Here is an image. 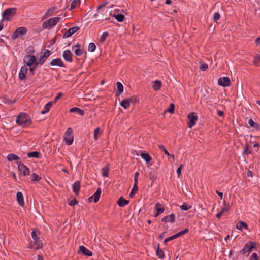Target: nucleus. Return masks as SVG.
<instances>
[{"instance_id": "nucleus-1", "label": "nucleus", "mask_w": 260, "mask_h": 260, "mask_svg": "<svg viewBox=\"0 0 260 260\" xmlns=\"http://www.w3.org/2000/svg\"><path fill=\"white\" fill-rule=\"evenodd\" d=\"M17 123L23 127L30 125L32 121L30 116L25 113H20L16 119Z\"/></svg>"}, {"instance_id": "nucleus-2", "label": "nucleus", "mask_w": 260, "mask_h": 260, "mask_svg": "<svg viewBox=\"0 0 260 260\" xmlns=\"http://www.w3.org/2000/svg\"><path fill=\"white\" fill-rule=\"evenodd\" d=\"M17 12V8H9L4 10L3 13V20L10 21Z\"/></svg>"}, {"instance_id": "nucleus-3", "label": "nucleus", "mask_w": 260, "mask_h": 260, "mask_svg": "<svg viewBox=\"0 0 260 260\" xmlns=\"http://www.w3.org/2000/svg\"><path fill=\"white\" fill-rule=\"evenodd\" d=\"M60 17L51 18L43 23V29H50L52 26H55L60 20Z\"/></svg>"}, {"instance_id": "nucleus-4", "label": "nucleus", "mask_w": 260, "mask_h": 260, "mask_svg": "<svg viewBox=\"0 0 260 260\" xmlns=\"http://www.w3.org/2000/svg\"><path fill=\"white\" fill-rule=\"evenodd\" d=\"M36 61V57L34 55H26L24 56L23 62L25 63L24 66H29L31 67L34 64L35 65Z\"/></svg>"}, {"instance_id": "nucleus-5", "label": "nucleus", "mask_w": 260, "mask_h": 260, "mask_svg": "<svg viewBox=\"0 0 260 260\" xmlns=\"http://www.w3.org/2000/svg\"><path fill=\"white\" fill-rule=\"evenodd\" d=\"M255 243L250 241L249 243H246L243 248L240 251V253L242 255H244L246 253H250L252 249L255 247Z\"/></svg>"}, {"instance_id": "nucleus-6", "label": "nucleus", "mask_w": 260, "mask_h": 260, "mask_svg": "<svg viewBox=\"0 0 260 260\" xmlns=\"http://www.w3.org/2000/svg\"><path fill=\"white\" fill-rule=\"evenodd\" d=\"M187 118L189 121L187 123V126L189 128H191L196 124V122L198 120V116L195 113H190L188 115Z\"/></svg>"}, {"instance_id": "nucleus-7", "label": "nucleus", "mask_w": 260, "mask_h": 260, "mask_svg": "<svg viewBox=\"0 0 260 260\" xmlns=\"http://www.w3.org/2000/svg\"><path fill=\"white\" fill-rule=\"evenodd\" d=\"M27 32V29L24 27H20L17 28L12 35V38L15 39L18 38L23 35L26 34Z\"/></svg>"}, {"instance_id": "nucleus-8", "label": "nucleus", "mask_w": 260, "mask_h": 260, "mask_svg": "<svg viewBox=\"0 0 260 260\" xmlns=\"http://www.w3.org/2000/svg\"><path fill=\"white\" fill-rule=\"evenodd\" d=\"M18 168L21 174L23 176L29 175V169L21 162H17Z\"/></svg>"}, {"instance_id": "nucleus-9", "label": "nucleus", "mask_w": 260, "mask_h": 260, "mask_svg": "<svg viewBox=\"0 0 260 260\" xmlns=\"http://www.w3.org/2000/svg\"><path fill=\"white\" fill-rule=\"evenodd\" d=\"M218 83L223 87L229 86L231 84V80L229 77H223L218 79Z\"/></svg>"}, {"instance_id": "nucleus-10", "label": "nucleus", "mask_w": 260, "mask_h": 260, "mask_svg": "<svg viewBox=\"0 0 260 260\" xmlns=\"http://www.w3.org/2000/svg\"><path fill=\"white\" fill-rule=\"evenodd\" d=\"M28 72V68L26 66H23L21 67L20 71L19 74V78L20 80H23L26 78V74Z\"/></svg>"}, {"instance_id": "nucleus-11", "label": "nucleus", "mask_w": 260, "mask_h": 260, "mask_svg": "<svg viewBox=\"0 0 260 260\" xmlns=\"http://www.w3.org/2000/svg\"><path fill=\"white\" fill-rule=\"evenodd\" d=\"M79 29L78 26H74L69 28L63 35V38H67L70 37L73 34L77 31Z\"/></svg>"}, {"instance_id": "nucleus-12", "label": "nucleus", "mask_w": 260, "mask_h": 260, "mask_svg": "<svg viewBox=\"0 0 260 260\" xmlns=\"http://www.w3.org/2000/svg\"><path fill=\"white\" fill-rule=\"evenodd\" d=\"M62 56L66 61L70 62H71L73 61V54L70 50H65L63 53Z\"/></svg>"}, {"instance_id": "nucleus-13", "label": "nucleus", "mask_w": 260, "mask_h": 260, "mask_svg": "<svg viewBox=\"0 0 260 260\" xmlns=\"http://www.w3.org/2000/svg\"><path fill=\"white\" fill-rule=\"evenodd\" d=\"M175 220V216L173 213L171 214L170 215L166 216L161 219V221L164 222H170L174 223Z\"/></svg>"}, {"instance_id": "nucleus-14", "label": "nucleus", "mask_w": 260, "mask_h": 260, "mask_svg": "<svg viewBox=\"0 0 260 260\" xmlns=\"http://www.w3.org/2000/svg\"><path fill=\"white\" fill-rule=\"evenodd\" d=\"M79 252H82L83 254L86 256H91L92 255V252L84 246H79Z\"/></svg>"}, {"instance_id": "nucleus-15", "label": "nucleus", "mask_w": 260, "mask_h": 260, "mask_svg": "<svg viewBox=\"0 0 260 260\" xmlns=\"http://www.w3.org/2000/svg\"><path fill=\"white\" fill-rule=\"evenodd\" d=\"M155 209L157 211L154 215L155 217H156L158 215L162 213L165 210V209L162 207L161 204L158 202L156 203L155 204Z\"/></svg>"}, {"instance_id": "nucleus-16", "label": "nucleus", "mask_w": 260, "mask_h": 260, "mask_svg": "<svg viewBox=\"0 0 260 260\" xmlns=\"http://www.w3.org/2000/svg\"><path fill=\"white\" fill-rule=\"evenodd\" d=\"M80 190V182L77 181L73 185V190L76 196H78Z\"/></svg>"}, {"instance_id": "nucleus-17", "label": "nucleus", "mask_w": 260, "mask_h": 260, "mask_svg": "<svg viewBox=\"0 0 260 260\" xmlns=\"http://www.w3.org/2000/svg\"><path fill=\"white\" fill-rule=\"evenodd\" d=\"M17 201L19 205L21 206L24 205V201L23 198V194L21 192H18L16 195Z\"/></svg>"}, {"instance_id": "nucleus-18", "label": "nucleus", "mask_w": 260, "mask_h": 260, "mask_svg": "<svg viewBox=\"0 0 260 260\" xmlns=\"http://www.w3.org/2000/svg\"><path fill=\"white\" fill-rule=\"evenodd\" d=\"M51 66H58L59 67H64V64L62 62L60 58H56L53 59L50 63Z\"/></svg>"}, {"instance_id": "nucleus-19", "label": "nucleus", "mask_w": 260, "mask_h": 260, "mask_svg": "<svg viewBox=\"0 0 260 260\" xmlns=\"http://www.w3.org/2000/svg\"><path fill=\"white\" fill-rule=\"evenodd\" d=\"M129 203V201L125 199L123 197L119 198L117 201V204L119 207H123Z\"/></svg>"}, {"instance_id": "nucleus-20", "label": "nucleus", "mask_w": 260, "mask_h": 260, "mask_svg": "<svg viewBox=\"0 0 260 260\" xmlns=\"http://www.w3.org/2000/svg\"><path fill=\"white\" fill-rule=\"evenodd\" d=\"M70 113L76 112L79 115L83 116L84 114V111L83 110L81 109L78 107H73L69 110Z\"/></svg>"}, {"instance_id": "nucleus-21", "label": "nucleus", "mask_w": 260, "mask_h": 260, "mask_svg": "<svg viewBox=\"0 0 260 260\" xmlns=\"http://www.w3.org/2000/svg\"><path fill=\"white\" fill-rule=\"evenodd\" d=\"M116 86L117 91L116 92V96H118L123 91V86L120 82H117L116 83Z\"/></svg>"}, {"instance_id": "nucleus-22", "label": "nucleus", "mask_w": 260, "mask_h": 260, "mask_svg": "<svg viewBox=\"0 0 260 260\" xmlns=\"http://www.w3.org/2000/svg\"><path fill=\"white\" fill-rule=\"evenodd\" d=\"M101 194V188H98L92 196L93 198V201L94 203H96L99 200L100 195Z\"/></svg>"}, {"instance_id": "nucleus-23", "label": "nucleus", "mask_w": 260, "mask_h": 260, "mask_svg": "<svg viewBox=\"0 0 260 260\" xmlns=\"http://www.w3.org/2000/svg\"><path fill=\"white\" fill-rule=\"evenodd\" d=\"M52 104H53V102L52 101L49 102L48 103H47L45 105V106H44V109L41 111V114H44L47 113L50 110V109L51 107L52 106Z\"/></svg>"}, {"instance_id": "nucleus-24", "label": "nucleus", "mask_w": 260, "mask_h": 260, "mask_svg": "<svg viewBox=\"0 0 260 260\" xmlns=\"http://www.w3.org/2000/svg\"><path fill=\"white\" fill-rule=\"evenodd\" d=\"M249 125L256 130H260V125L257 123L254 122L252 119H250L248 121Z\"/></svg>"}, {"instance_id": "nucleus-25", "label": "nucleus", "mask_w": 260, "mask_h": 260, "mask_svg": "<svg viewBox=\"0 0 260 260\" xmlns=\"http://www.w3.org/2000/svg\"><path fill=\"white\" fill-rule=\"evenodd\" d=\"M130 102L128 99H125L120 102V105L125 109H127L130 106Z\"/></svg>"}, {"instance_id": "nucleus-26", "label": "nucleus", "mask_w": 260, "mask_h": 260, "mask_svg": "<svg viewBox=\"0 0 260 260\" xmlns=\"http://www.w3.org/2000/svg\"><path fill=\"white\" fill-rule=\"evenodd\" d=\"M109 164H107V165L103 167L102 168V175L104 177H108V173H109Z\"/></svg>"}, {"instance_id": "nucleus-27", "label": "nucleus", "mask_w": 260, "mask_h": 260, "mask_svg": "<svg viewBox=\"0 0 260 260\" xmlns=\"http://www.w3.org/2000/svg\"><path fill=\"white\" fill-rule=\"evenodd\" d=\"M238 224L239 225L237 224L236 228L238 230H242V228L245 229H248V225L247 223L244 221H239L238 222Z\"/></svg>"}, {"instance_id": "nucleus-28", "label": "nucleus", "mask_w": 260, "mask_h": 260, "mask_svg": "<svg viewBox=\"0 0 260 260\" xmlns=\"http://www.w3.org/2000/svg\"><path fill=\"white\" fill-rule=\"evenodd\" d=\"M141 156L143 159H144L145 160V161L146 162H150L152 159L151 157L150 156V155L148 153H142V152L141 154Z\"/></svg>"}, {"instance_id": "nucleus-29", "label": "nucleus", "mask_w": 260, "mask_h": 260, "mask_svg": "<svg viewBox=\"0 0 260 260\" xmlns=\"http://www.w3.org/2000/svg\"><path fill=\"white\" fill-rule=\"evenodd\" d=\"M7 158L9 161H12L13 160H19L20 159V157L14 154L10 153L9 155H8V156H7Z\"/></svg>"}, {"instance_id": "nucleus-30", "label": "nucleus", "mask_w": 260, "mask_h": 260, "mask_svg": "<svg viewBox=\"0 0 260 260\" xmlns=\"http://www.w3.org/2000/svg\"><path fill=\"white\" fill-rule=\"evenodd\" d=\"M161 87V82L159 80H155L153 85V88L154 90L157 91L160 89Z\"/></svg>"}, {"instance_id": "nucleus-31", "label": "nucleus", "mask_w": 260, "mask_h": 260, "mask_svg": "<svg viewBox=\"0 0 260 260\" xmlns=\"http://www.w3.org/2000/svg\"><path fill=\"white\" fill-rule=\"evenodd\" d=\"M156 255L159 258H163L164 257V251L159 248V244L157 246Z\"/></svg>"}, {"instance_id": "nucleus-32", "label": "nucleus", "mask_w": 260, "mask_h": 260, "mask_svg": "<svg viewBox=\"0 0 260 260\" xmlns=\"http://www.w3.org/2000/svg\"><path fill=\"white\" fill-rule=\"evenodd\" d=\"M74 137L71 136H64V141L67 145H71L73 142Z\"/></svg>"}, {"instance_id": "nucleus-33", "label": "nucleus", "mask_w": 260, "mask_h": 260, "mask_svg": "<svg viewBox=\"0 0 260 260\" xmlns=\"http://www.w3.org/2000/svg\"><path fill=\"white\" fill-rule=\"evenodd\" d=\"M113 16L118 21V22H122L125 18V16L123 14H113Z\"/></svg>"}, {"instance_id": "nucleus-34", "label": "nucleus", "mask_w": 260, "mask_h": 260, "mask_svg": "<svg viewBox=\"0 0 260 260\" xmlns=\"http://www.w3.org/2000/svg\"><path fill=\"white\" fill-rule=\"evenodd\" d=\"M34 245L36 246L35 249H39L42 247L43 244L39 239H37V240H34Z\"/></svg>"}, {"instance_id": "nucleus-35", "label": "nucleus", "mask_w": 260, "mask_h": 260, "mask_svg": "<svg viewBox=\"0 0 260 260\" xmlns=\"http://www.w3.org/2000/svg\"><path fill=\"white\" fill-rule=\"evenodd\" d=\"M148 177L153 182L156 179L155 172L153 171L150 172L148 173Z\"/></svg>"}, {"instance_id": "nucleus-36", "label": "nucleus", "mask_w": 260, "mask_h": 260, "mask_svg": "<svg viewBox=\"0 0 260 260\" xmlns=\"http://www.w3.org/2000/svg\"><path fill=\"white\" fill-rule=\"evenodd\" d=\"M40 152L38 151H33L31 152H29L27 154L29 157H35V158H39L40 156Z\"/></svg>"}, {"instance_id": "nucleus-37", "label": "nucleus", "mask_w": 260, "mask_h": 260, "mask_svg": "<svg viewBox=\"0 0 260 260\" xmlns=\"http://www.w3.org/2000/svg\"><path fill=\"white\" fill-rule=\"evenodd\" d=\"M31 180L32 181H39L41 179V177L36 173H33L30 176Z\"/></svg>"}, {"instance_id": "nucleus-38", "label": "nucleus", "mask_w": 260, "mask_h": 260, "mask_svg": "<svg viewBox=\"0 0 260 260\" xmlns=\"http://www.w3.org/2000/svg\"><path fill=\"white\" fill-rule=\"evenodd\" d=\"M56 8L53 7L49 8L45 13L46 16H51L54 12Z\"/></svg>"}, {"instance_id": "nucleus-39", "label": "nucleus", "mask_w": 260, "mask_h": 260, "mask_svg": "<svg viewBox=\"0 0 260 260\" xmlns=\"http://www.w3.org/2000/svg\"><path fill=\"white\" fill-rule=\"evenodd\" d=\"M25 51L27 55H30L35 52V49L33 46H30L26 49Z\"/></svg>"}, {"instance_id": "nucleus-40", "label": "nucleus", "mask_w": 260, "mask_h": 260, "mask_svg": "<svg viewBox=\"0 0 260 260\" xmlns=\"http://www.w3.org/2000/svg\"><path fill=\"white\" fill-rule=\"evenodd\" d=\"M180 208L182 210H187L191 208V206L184 203L182 205L180 206Z\"/></svg>"}, {"instance_id": "nucleus-41", "label": "nucleus", "mask_w": 260, "mask_h": 260, "mask_svg": "<svg viewBox=\"0 0 260 260\" xmlns=\"http://www.w3.org/2000/svg\"><path fill=\"white\" fill-rule=\"evenodd\" d=\"M96 49V45L93 43H90L88 46V51L90 52H93Z\"/></svg>"}, {"instance_id": "nucleus-42", "label": "nucleus", "mask_w": 260, "mask_h": 260, "mask_svg": "<svg viewBox=\"0 0 260 260\" xmlns=\"http://www.w3.org/2000/svg\"><path fill=\"white\" fill-rule=\"evenodd\" d=\"M251 150L250 149V147L248 144H246L245 145V148L244 150L243 153L244 154L248 155L251 154Z\"/></svg>"}, {"instance_id": "nucleus-43", "label": "nucleus", "mask_w": 260, "mask_h": 260, "mask_svg": "<svg viewBox=\"0 0 260 260\" xmlns=\"http://www.w3.org/2000/svg\"><path fill=\"white\" fill-rule=\"evenodd\" d=\"M109 36V34L108 32H104L102 36H101L100 41L101 43H103L105 40L106 38Z\"/></svg>"}, {"instance_id": "nucleus-44", "label": "nucleus", "mask_w": 260, "mask_h": 260, "mask_svg": "<svg viewBox=\"0 0 260 260\" xmlns=\"http://www.w3.org/2000/svg\"><path fill=\"white\" fill-rule=\"evenodd\" d=\"M220 15L218 12H215L213 15V21L217 22V21L220 19Z\"/></svg>"}, {"instance_id": "nucleus-45", "label": "nucleus", "mask_w": 260, "mask_h": 260, "mask_svg": "<svg viewBox=\"0 0 260 260\" xmlns=\"http://www.w3.org/2000/svg\"><path fill=\"white\" fill-rule=\"evenodd\" d=\"M228 210V208H223L221 211H220V212H218L216 215V217L217 218H220L223 215V213L225 211H227Z\"/></svg>"}, {"instance_id": "nucleus-46", "label": "nucleus", "mask_w": 260, "mask_h": 260, "mask_svg": "<svg viewBox=\"0 0 260 260\" xmlns=\"http://www.w3.org/2000/svg\"><path fill=\"white\" fill-rule=\"evenodd\" d=\"M64 136H71L73 135V130L71 128L69 127L65 132Z\"/></svg>"}, {"instance_id": "nucleus-47", "label": "nucleus", "mask_w": 260, "mask_h": 260, "mask_svg": "<svg viewBox=\"0 0 260 260\" xmlns=\"http://www.w3.org/2000/svg\"><path fill=\"white\" fill-rule=\"evenodd\" d=\"M158 148H159V149L162 150L166 155H167L168 156H170V154L166 150V149L165 148V147H164V145H158Z\"/></svg>"}, {"instance_id": "nucleus-48", "label": "nucleus", "mask_w": 260, "mask_h": 260, "mask_svg": "<svg viewBox=\"0 0 260 260\" xmlns=\"http://www.w3.org/2000/svg\"><path fill=\"white\" fill-rule=\"evenodd\" d=\"M78 203V201L75 198H73L70 202L69 204L70 206H75Z\"/></svg>"}, {"instance_id": "nucleus-49", "label": "nucleus", "mask_w": 260, "mask_h": 260, "mask_svg": "<svg viewBox=\"0 0 260 260\" xmlns=\"http://www.w3.org/2000/svg\"><path fill=\"white\" fill-rule=\"evenodd\" d=\"M175 237H174L173 235L171 236V237H168L167 238H166L164 241V244L165 245H167V243L169 241H170L171 240H173L174 239H175Z\"/></svg>"}, {"instance_id": "nucleus-50", "label": "nucleus", "mask_w": 260, "mask_h": 260, "mask_svg": "<svg viewBox=\"0 0 260 260\" xmlns=\"http://www.w3.org/2000/svg\"><path fill=\"white\" fill-rule=\"evenodd\" d=\"M208 66L206 63H202L201 62L200 69L201 71H205L208 68Z\"/></svg>"}, {"instance_id": "nucleus-51", "label": "nucleus", "mask_w": 260, "mask_h": 260, "mask_svg": "<svg viewBox=\"0 0 260 260\" xmlns=\"http://www.w3.org/2000/svg\"><path fill=\"white\" fill-rule=\"evenodd\" d=\"M45 61V59L43 56H42L41 58L39 59V61H37V60H36L35 66H37L39 64L42 65L44 63Z\"/></svg>"}, {"instance_id": "nucleus-52", "label": "nucleus", "mask_w": 260, "mask_h": 260, "mask_svg": "<svg viewBox=\"0 0 260 260\" xmlns=\"http://www.w3.org/2000/svg\"><path fill=\"white\" fill-rule=\"evenodd\" d=\"M51 54L50 51L48 50H45V51L43 52V55L42 56L44 58H48Z\"/></svg>"}, {"instance_id": "nucleus-53", "label": "nucleus", "mask_w": 260, "mask_h": 260, "mask_svg": "<svg viewBox=\"0 0 260 260\" xmlns=\"http://www.w3.org/2000/svg\"><path fill=\"white\" fill-rule=\"evenodd\" d=\"M175 106L174 104H170L169 108L167 109V111H168L171 113H173L174 111Z\"/></svg>"}, {"instance_id": "nucleus-54", "label": "nucleus", "mask_w": 260, "mask_h": 260, "mask_svg": "<svg viewBox=\"0 0 260 260\" xmlns=\"http://www.w3.org/2000/svg\"><path fill=\"white\" fill-rule=\"evenodd\" d=\"M258 256L257 253H253L250 257L249 260H258Z\"/></svg>"}, {"instance_id": "nucleus-55", "label": "nucleus", "mask_w": 260, "mask_h": 260, "mask_svg": "<svg viewBox=\"0 0 260 260\" xmlns=\"http://www.w3.org/2000/svg\"><path fill=\"white\" fill-rule=\"evenodd\" d=\"M128 99L129 100L130 103H137L139 102V100L136 97L133 96Z\"/></svg>"}, {"instance_id": "nucleus-56", "label": "nucleus", "mask_w": 260, "mask_h": 260, "mask_svg": "<svg viewBox=\"0 0 260 260\" xmlns=\"http://www.w3.org/2000/svg\"><path fill=\"white\" fill-rule=\"evenodd\" d=\"M83 51L80 49H76L75 50V53L77 56H81L83 54Z\"/></svg>"}, {"instance_id": "nucleus-57", "label": "nucleus", "mask_w": 260, "mask_h": 260, "mask_svg": "<svg viewBox=\"0 0 260 260\" xmlns=\"http://www.w3.org/2000/svg\"><path fill=\"white\" fill-rule=\"evenodd\" d=\"M259 63H260V55H258L254 57V63L256 65H259Z\"/></svg>"}, {"instance_id": "nucleus-58", "label": "nucleus", "mask_w": 260, "mask_h": 260, "mask_svg": "<svg viewBox=\"0 0 260 260\" xmlns=\"http://www.w3.org/2000/svg\"><path fill=\"white\" fill-rule=\"evenodd\" d=\"M99 131H100V128L99 127L96 128L94 131V139L95 140H96L98 139V134L99 133Z\"/></svg>"}, {"instance_id": "nucleus-59", "label": "nucleus", "mask_w": 260, "mask_h": 260, "mask_svg": "<svg viewBox=\"0 0 260 260\" xmlns=\"http://www.w3.org/2000/svg\"><path fill=\"white\" fill-rule=\"evenodd\" d=\"M132 190L135 193L138 190V182H134V184Z\"/></svg>"}, {"instance_id": "nucleus-60", "label": "nucleus", "mask_w": 260, "mask_h": 260, "mask_svg": "<svg viewBox=\"0 0 260 260\" xmlns=\"http://www.w3.org/2000/svg\"><path fill=\"white\" fill-rule=\"evenodd\" d=\"M62 96V93L61 92H59L57 94L56 96L54 98V101L52 102L53 103H56L58 99H59Z\"/></svg>"}, {"instance_id": "nucleus-61", "label": "nucleus", "mask_w": 260, "mask_h": 260, "mask_svg": "<svg viewBox=\"0 0 260 260\" xmlns=\"http://www.w3.org/2000/svg\"><path fill=\"white\" fill-rule=\"evenodd\" d=\"M31 236L32 239L34 240H37V239H39L38 237L36 232L35 231H33L31 233Z\"/></svg>"}, {"instance_id": "nucleus-62", "label": "nucleus", "mask_w": 260, "mask_h": 260, "mask_svg": "<svg viewBox=\"0 0 260 260\" xmlns=\"http://www.w3.org/2000/svg\"><path fill=\"white\" fill-rule=\"evenodd\" d=\"M36 66L29 67V74L31 76H33L35 74V69Z\"/></svg>"}, {"instance_id": "nucleus-63", "label": "nucleus", "mask_w": 260, "mask_h": 260, "mask_svg": "<svg viewBox=\"0 0 260 260\" xmlns=\"http://www.w3.org/2000/svg\"><path fill=\"white\" fill-rule=\"evenodd\" d=\"M81 0H73L72 2L76 7L80 6Z\"/></svg>"}, {"instance_id": "nucleus-64", "label": "nucleus", "mask_w": 260, "mask_h": 260, "mask_svg": "<svg viewBox=\"0 0 260 260\" xmlns=\"http://www.w3.org/2000/svg\"><path fill=\"white\" fill-rule=\"evenodd\" d=\"M139 176V173L138 172H136L135 173L134 182H138Z\"/></svg>"}]
</instances>
